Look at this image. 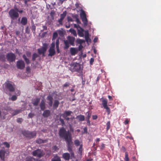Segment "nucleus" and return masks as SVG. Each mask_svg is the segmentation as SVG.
Masks as SVG:
<instances>
[{"label":"nucleus","instance_id":"1","mask_svg":"<svg viewBox=\"0 0 161 161\" xmlns=\"http://www.w3.org/2000/svg\"><path fill=\"white\" fill-rule=\"evenodd\" d=\"M83 66L77 63H72L69 67V69L72 72H76L79 73L78 76L83 79Z\"/></svg>","mask_w":161,"mask_h":161},{"label":"nucleus","instance_id":"2","mask_svg":"<svg viewBox=\"0 0 161 161\" xmlns=\"http://www.w3.org/2000/svg\"><path fill=\"white\" fill-rule=\"evenodd\" d=\"M58 134L60 138L67 140L71 138V135L69 131H67L63 127L61 128L59 130Z\"/></svg>","mask_w":161,"mask_h":161},{"label":"nucleus","instance_id":"3","mask_svg":"<svg viewBox=\"0 0 161 161\" xmlns=\"http://www.w3.org/2000/svg\"><path fill=\"white\" fill-rule=\"evenodd\" d=\"M65 141L67 144V150L71 154V158H75L74 153L72 150L73 143L72 142V138L66 140Z\"/></svg>","mask_w":161,"mask_h":161},{"label":"nucleus","instance_id":"4","mask_svg":"<svg viewBox=\"0 0 161 161\" xmlns=\"http://www.w3.org/2000/svg\"><path fill=\"white\" fill-rule=\"evenodd\" d=\"M5 88L6 89L8 90L10 92H13L15 90L14 87V84L9 80H7V81L4 84Z\"/></svg>","mask_w":161,"mask_h":161},{"label":"nucleus","instance_id":"5","mask_svg":"<svg viewBox=\"0 0 161 161\" xmlns=\"http://www.w3.org/2000/svg\"><path fill=\"white\" fill-rule=\"evenodd\" d=\"M10 17L12 20L17 19L19 16V14L16 11L15 8L10 9L8 12Z\"/></svg>","mask_w":161,"mask_h":161},{"label":"nucleus","instance_id":"6","mask_svg":"<svg viewBox=\"0 0 161 161\" xmlns=\"http://www.w3.org/2000/svg\"><path fill=\"white\" fill-rule=\"evenodd\" d=\"M22 134L26 137L31 139L36 136V131L31 132L27 130H25L22 131Z\"/></svg>","mask_w":161,"mask_h":161},{"label":"nucleus","instance_id":"7","mask_svg":"<svg viewBox=\"0 0 161 161\" xmlns=\"http://www.w3.org/2000/svg\"><path fill=\"white\" fill-rule=\"evenodd\" d=\"M32 154L34 156L39 158H41L45 154L43 150L40 149H38L32 152Z\"/></svg>","mask_w":161,"mask_h":161},{"label":"nucleus","instance_id":"8","mask_svg":"<svg viewBox=\"0 0 161 161\" xmlns=\"http://www.w3.org/2000/svg\"><path fill=\"white\" fill-rule=\"evenodd\" d=\"M48 44L44 43L43 44V46L41 48L38 49L37 52L39 54H42L43 57L45 56V53H46L48 47Z\"/></svg>","mask_w":161,"mask_h":161},{"label":"nucleus","instance_id":"9","mask_svg":"<svg viewBox=\"0 0 161 161\" xmlns=\"http://www.w3.org/2000/svg\"><path fill=\"white\" fill-rule=\"evenodd\" d=\"M10 152L8 149H2L0 150V158L1 160L5 161V156L8 155Z\"/></svg>","mask_w":161,"mask_h":161},{"label":"nucleus","instance_id":"10","mask_svg":"<svg viewBox=\"0 0 161 161\" xmlns=\"http://www.w3.org/2000/svg\"><path fill=\"white\" fill-rule=\"evenodd\" d=\"M80 16L82 21L85 25H86L87 24V20L86 17V14L84 11L82 9L81 10Z\"/></svg>","mask_w":161,"mask_h":161},{"label":"nucleus","instance_id":"11","mask_svg":"<svg viewBox=\"0 0 161 161\" xmlns=\"http://www.w3.org/2000/svg\"><path fill=\"white\" fill-rule=\"evenodd\" d=\"M6 57L8 61L9 62H12L15 61L16 57L14 54L10 53L7 54Z\"/></svg>","mask_w":161,"mask_h":161},{"label":"nucleus","instance_id":"12","mask_svg":"<svg viewBox=\"0 0 161 161\" xmlns=\"http://www.w3.org/2000/svg\"><path fill=\"white\" fill-rule=\"evenodd\" d=\"M16 66L18 69H23L25 67V63L22 60H19L17 62Z\"/></svg>","mask_w":161,"mask_h":161},{"label":"nucleus","instance_id":"13","mask_svg":"<svg viewBox=\"0 0 161 161\" xmlns=\"http://www.w3.org/2000/svg\"><path fill=\"white\" fill-rule=\"evenodd\" d=\"M47 99L49 101L48 103L49 106L50 107L52 106L53 104V98L52 96L50 95H48L47 97Z\"/></svg>","mask_w":161,"mask_h":161},{"label":"nucleus","instance_id":"14","mask_svg":"<svg viewBox=\"0 0 161 161\" xmlns=\"http://www.w3.org/2000/svg\"><path fill=\"white\" fill-rule=\"evenodd\" d=\"M51 114V111L49 110H46L44 111L42 116L44 118H47Z\"/></svg>","mask_w":161,"mask_h":161},{"label":"nucleus","instance_id":"15","mask_svg":"<svg viewBox=\"0 0 161 161\" xmlns=\"http://www.w3.org/2000/svg\"><path fill=\"white\" fill-rule=\"evenodd\" d=\"M67 39L69 42V43L72 46H74V42L75 41V39L73 37L68 36L67 37Z\"/></svg>","mask_w":161,"mask_h":161},{"label":"nucleus","instance_id":"16","mask_svg":"<svg viewBox=\"0 0 161 161\" xmlns=\"http://www.w3.org/2000/svg\"><path fill=\"white\" fill-rule=\"evenodd\" d=\"M63 158L66 160H69L71 157L70 154L68 153H64L63 154Z\"/></svg>","mask_w":161,"mask_h":161},{"label":"nucleus","instance_id":"17","mask_svg":"<svg viewBox=\"0 0 161 161\" xmlns=\"http://www.w3.org/2000/svg\"><path fill=\"white\" fill-rule=\"evenodd\" d=\"M40 107L42 110H44L46 108L45 103L43 100H42L41 103L40 104Z\"/></svg>","mask_w":161,"mask_h":161},{"label":"nucleus","instance_id":"18","mask_svg":"<svg viewBox=\"0 0 161 161\" xmlns=\"http://www.w3.org/2000/svg\"><path fill=\"white\" fill-rule=\"evenodd\" d=\"M49 54H48V56H52L54 55L55 53V52L54 49H52L51 48H49Z\"/></svg>","mask_w":161,"mask_h":161},{"label":"nucleus","instance_id":"19","mask_svg":"<svg viewBox=\"0 0 161 161\" xmlns=\"http://www.w3.org/2000/svg\"><path fill=\"white\" fill-rule=\"evenodd\" d=\"M48 141L47 140H42L39 138L36 140V142L38 144H40L43 143H47Z\"/></svg>","mask_w":161,"mask_h":161},{"label":"nucleus","instance_id":"20","mask_svg":"<svg viewBox=\"0 0 161 161\" xmlns=\"http://www.w3.org/2000/svg\"><path fill=\"white\" fill-rule=\"evenodd\" d=\"M80 30H78V36L80 37H83L84 35L83 32L84 30L81 27H80Z\"/></svg>","mask_w":161,"mask_h":161},{"label":"nucleus","instance_id":"21","mask_svg":"<svg viewBox=\"0 0 161 161\" xmlns=\"http://www.w3.org/2000/svg\"><path fill=\"white\" fill-rule=\"evenodd\" d=\"M51 161H61L60 158L57 154L55 155Z\"/></svg>","mask_w":161,"mask_h":161},{"label":"nucleus","instance_id":"22","mask_svg":"<svg viewBox=\"0 0 161 161\" xmlns=\"http://www.w3.org/2000/svg\"><path fill=\"white\" fill-rule=\"evenodd\" d=\"M76 119H78L80 121H83L85 120V116L81 114L77 115Z\"/></svg>","mask_w":161,"mask_h":161},{"label":"nucleus","instance_id":"23","mask_svg":"<svg viewBox=\"0 0 161 161\" xmlns=\"http://www.w3.org/2000/svg\"><path fill=\"white\" fill-rule=\"evenodd\" d=\"M21 23L23 25H25L27 23V19L26 17H23L22 18Z\"/></svg>","mask_w":161,"mask_h":161},{"label":"nucleus","instance_id":"24","mask_svg":"<svg viewBox=\"0 0 161 161\" xmlns=\"http://www.w3.org/2000/svg\"><path fill=\"white\" fill-rule=\"evenodd\" d=\"M40 101V98H36L35 100L33 102L32 104L34 106H37Z\"/></svg>","mask_w":161,"mask_h":161},{"label":"nucleus","instance_id":"25","mask_svg":"<svg viewBox=\"0 0 161 161\" xmlns=\"http://www.w3.org/2000/svg\"><path fill=\"white\" fill-rule=\"evenodd\" d=\"M59 102L58 100H56L54 101V103L53 105V107L54 108H57L59 105Z\"/></svg>","mask_w":161,"mask_h":161},{"label":"nucleus","instance_id":"26","mask_svg":"<svg viewBox=\"0 0 161 161\" xmlns=\"http://www.w3.org/2000/svg\"><path fill=\"white\" fill-rule=\"evenodd\" d=\"M102 104L104 108L108 106V101L107 99H104L102 101Z\"/></svg>","mask_w":161,"mask_h":161},{"label":"nucleus","instance_id":"27","mask_svg":"<svg viewBox=\"0 0 161 161\" xmlns=\"http://www.w3.org/2000/svg\"><path fill=\"white\" fill-rule=\"evenodd\" d=\"M22 57L23 59L25 61L26 63L27 64H29L30 63V60L29 59L27 58L26 55H23Z\"/></svg>","mask_w":161,"mask_h":161},{"label":"nucleus","instance_id":"28","mask_svg":"<svg viewBox=\"0 0 161 161\" xmlns=\"http://www.w3.org/2000/svg\"><path fill=\"white\" fill-rule=\"evenodd\" d=\"M70 52L71 54L73 55H75L76 53V51L74 48H71L70 49Z\"/></svg>","mask_w":161,"mask_h":161},{"label":"nucleus","instance_id":"29","mask_svg":"<svg viewBox=\"0 0 161 161\" xmlns=\"http://www.w3.org/2000/svg\"><path fill=\"white\" fill-rule=\"evenodd\" d=\"M39 57V55L36 53H34L32 55V61H35L36 58Z\"/></svg>","mask_w":161,"mask_h":161},{"label":"nucleus","instance_id":"30","mask_svg":"<svg viewBox=\"0 0 161 161\" xmlns=\"http://www.w3.org/2000/svg\"><path fill=\"white\" fill-rule=\"evenodd\" d=\"M20 110H13V112L12 113V114L13 116L15 115L20 113Z\"/></svg>","mask_w":161,"mask_h":161},{"label":"nucleus","instance_id":"31","mask_svg":"<svg viewBox=\"0 0 161 161\" xmlns=\"http://www.w3.org/2000/svg\"><path fill=\"white\" fill-rule=\"evenodd\" d=\"M85 39L87 42H88V40H90L89 36V33L87 31H86L85 33Z\"/></svg>","mask_w":161,"mask_h":161},{"label":"nucleus","instance_id":"32","mask_svg":"<svg viewBox=\"0 0 161 161\" xmlns=\"http://www.w3.org/2000/svg\"><path fill=\"white\" fill-rule=\"evenodd\" d=\"M0 60L3 62L6 61V58L4 54H0Z\"/></svg>","mask_w":161,"mask_h":161},{"label":"nucleus","instance_id":"33","mask_svg":"<svg viewBox=\"0 0 161 161\" xmlns=\"http://www.w3.org/2000/svg\"><path fill=\"white\" fill-rule=\"evenodd\" d=\"M76 42L77 43L81 45L83 43L85 42V41L84 40L78 39H77Z\"/></svg>","mask_w":161,"mask_h":161},{"label":"nucleus","instance_id":"34","mask_svg":"<svg viewBox=\"0 0 161 161\" xmlns=\"http://www.w3.org/2000/svg\"><path fill=\"white\" fill-rule=\"evenodd\" d=\"M72 112L71 111H65L64 113V116H68L70 115Z\"/></svg>","mask_w":161,"mask_h":161},{"label":"nucleus","instance_id":"35","mask_svg":"<svg viewBox=\"0 0 161 161\" xmlns=\"http://www.w3.org/2000/svg\"><path fill=\"white\" fill-rule=\"evenodd\" d=\"M86 119H90L92 113L89 112H87L86 113Z\"/></svg>","mask_w":161,"mask_h":161},{"label":"nucleus","instance_id":"36","mask_svg":"<svg viewBox=\"0 0 161 161\" xmlns=\"http://www.w3.org/2000/svg\"><path fill=\"white\" fill-rule=\"evenodd\" d=\"M64 43L65 45L64 48L67 49L69 47V43L67 40L64 41Z\"/></svg>","mask_w":161,"mask_h":161},{"label":"nucleus","instance_id":"37","mask_svg":"<svg viewBox=\"0 0 161 161\" xmlns=\"http://www.w3.org/2000/svg\"><path fill=\"white\" fill-rule=\"evenodd\" d=\"M69 31L70 32L71 34H73L75 36H77L76 32L74 29L71 28L69 30Z\"/></svg>","mask_w":161,"mask_h":161},{"label":"nucleus","instance_id":"38","mask_svg":"<svg viewBox=\"0 0 161 161\" xmlns=\"http://www.w3.org/2000/svg\"><path fill=\"white\" fill-rule=\"evenodd\" d=\"M124 160L125 161H129V159L128 157V154L127 152H126L125 153Z\"/></svg>","mask_w":161,"mask_h":161},{"label":"nucleus","instance_id":"39","mask_svg":"<svg viewBox=\"0 0 161 161\" xmlns=\"http://www.w3.org/2000/svg\"><path fill=\"white\" fill-rule=\"evenodd\" d=\"M58 33L59 35L61 37H63L64 36V31L62 30H58Z\"/></svg>","mask_w":161,"mask_h":161},{"label":"nucleus","instance_id":"40","mask_svg":"<svg viewBox=\"0 0 161 161\" xmlns=\"http://www.w3.org/2000/svg\"><path fill=\"white\" fill-rule=\"evenodd\" d=\"M58 36V33L56 32H54L53 34L52 40H55L57 37Z\"/></svg>","mask_w":161,"mask_h":161},{"label":"nucleus","instance_id":"41","mask_svg":"<svg viewBox=\"0 0 161 161\" xmlns=\"http://www.w3.org/2000/svg\"><path fill=\"white\" fill-rule=\"evenodd\" d=\"M110 127V121H108L106 124V130L108 131Z\"/></svg>","mask_w":161,"mask_h":161},{"label":"nucleus","instance_id":"42","mask_svg":"<svg viewBox=\"0 0 161 161\" xmlns=\"http://www.w3.org/2000/svg\"><path fill=\"white\" fill-rule=\"evenodd\" d=\"M66 12L65 11L60 14V18L64 19L66 15Z\"/></svg>","mask_w":161,"mask_h":161},{"label":"nucleus","instance_id":"43","mask_svg":"<svg viewBox=\"0 0 161 161\" xmlns=\"http://www.w3.org/2000/svg\"><path fill=\"white\" fill-rule=\"evenodd\" d=\"M74 143L75 145L77 147L80 145V142L78 140H75L74 141Z\"/></svg>","mask_w":161,"mask_h":161},{"label":"nucleus","instance_id":"44","mask_svg":"<svg viewBox=\"0 0 161 161\" xmlns=\"http://www.w3.org/2000/svg\"><path fill=\"white\" fill-rule=\"evenodd\" d=\"M3 144L4 145L5 147L8 148H9L10 147L9 144L7 142H4L3 143Z\"/></svg>","mask_w":161,"mask_h":161},{"label":"nucleus","instance_id":"45","mask_svg":"<svg viewBox=\"0 0 161 161\" xmlns=\"http://www.w3.org/2000/svg\"><path fill=\"white\" fill-rule=\"evenodd\" d=\"M106 109V111L108 113V115L110 113V109L108 107V106L104 108Z\"/></svg>","mask_w":161,"mask_h":161},{"label":"nucleus","instance_id":"46","mask_svg":"<svg viewBox=\"0 0 161 161\" xmlns=\"http://www.w3.org/2000/svg\"><path fill=\"white\" fill-rule=\"evenodd\" d=\"M82 151V144L80 145L79 148V152L80 154H81Z\"/></svg>","mask_w":161,"mask_h":161},{"label":"nucleus","instance_id":"47","mask_svg":"<svg viewBox=\"0 0 161 161\" xmlns=\"http://www.w3.org/2000/svg\"><path fill=\"white\" fill-rule=\"evenodd\" d=\"M36 29V27L34 25H32L31 29H32V31L33 33H35Z\"/></svg>","mask_w":161,"mask_h":161},{"label":"nucleus","instance_id":"48","mask_svg":"<svg viewBox=\"0 0 161 161\" xmlns=\"http://www.w3.org/2000/svg\"><path fill=\"white\" fill-rule=\"evenodd\" d=\"M35 158L33 157H31V158L27 159L25 161H35Z\"/></svg>","mask_w":161,"mask_h":161},{"label":"nucleus","instance_id":"49","mask_svg":"<svg viewBox=\"0 0 161 161\" xmlns=\"http://www.w3.org/2000/svg\"><path fill=\"white\" fill-rule=\"evenodd\" d=\"M59 120L60 122L62 124V126H64V122L63 119L61 118H60L59 119Z\"/></svg>","mask_w":161,"mask_h":161},{"label":"nucleus","instance_id":"50","mask_svg":"<svg viewBox=\"0 0 161 161\" xmlns=\"http://www.w3.org/2000/svg\"><path fill=\"white\" fill-rule=\"evenodd\" d=\"M17 98V97L16 96L13 95L12 97L11 98V100L13 101H14L16 100Z\"/></svg>","mask_w":161,"mask_h":161},{"label":"nucleus","instance_id":"51","mask_svg":"<svg viewBox=\"0 0 161 161\" xmlns=\"http://www.w3.org/2000/svg\"><path fill=\"white\" fill-rule=\"evenodd\" d=\"M5 115H6V114L3 117L2 116V112L0 109V118H1L2 119H5Z\"/></svg>","mask_w":161,"mask_h":161},{"label":"nucleus","instance_id":"52","mask_svg":"<svg viewBox=\"0 0 161 161\" xmlns=\"http://www.w3.org/2000/svg\"><path fill=\"white\" fill-rule=\"evenodd\" d=\"M25 32L27 34H29L30 33V29L28 26H27L25 28Z\"/></svg>","mask_w":161,"mask_h":161},{"label":"nucleus","instance_id":"53","mask_svg":"<svg viewBox=\"0 0 161 161\" xmlns=\"http://www.w3.org/2000/svg\"><path fill=\"white\" fill-rule=\"evenodd\" d=\"M23 121V119L21 118H18L17 119V121L18 123H21Z\"/></svg>","mask_w":161,"mask_h":161},{"label":"nucleus","instance_id":"54","mask_svg":"<svg viewBox=\"0 0 161 161\" xmlns=\"http://www.w3.org/2000/svg\"><path fill=\"white\" fill-rule=\"evenodd\" d=\"M34 115V114L32 113H30L28 114V117L30 118H32Z\"/></svg>","mask_w":161,"mask_h":161},{"label":"nucleus","instance_id":"55","mask_svg":"<svg viewBox=\"0 0 161 161\" xmlns=\"http://www.w3.org/2000/svg\"><path fill=\"white\" fill-rule=\"evenodd\" d=\"M94 62V59L93 58H92L90 60V63L91 65H92Z\"/></svg>","mask_w":161,"mask_h":161},{"label":"nucleus","instance_id":"56","mask_svg":"<svg viewBox=\"0 0 161 161\" xmlns=\"http://www.w3.org/2000/svg\"><path fill=\"white\" fill-rule=\"evenodd\" d=\"M55 46V42H52L51 45V47H50V48H51L52 49H54Z\"/></svg>","mask_w":161,"mask_h":161},{"label":"nucleus","instance_id":"57","mask_svg":"<svg viewBox=\"0 0 161 161\" xmlns=\"http://www.w3.org/2000/svg\"><path fill=\"white\" fill-rule=\"evenodd\" d=\"M75 5L76 8H79V9L81 8V9H82L81 7H80V4L78 3H76Z\"/></svg>","mask_w":161,"mask_h":161},{"label":"nucleus","instance_id":"58","mask_svg":"<svg viewBox=\"0 0 161 161\" xmlns=\"http://www.w3.org/2000/svg\"><path fill=\"white\" fill-rule=\"evenodd\" d=\"M26 71L27 72L29 73L31 72V68L29 66H27L26 68Z\"/></svg>","mask_w":161,"mask_h":161},{"label":"nucleus","instance_id":"59","mask_svg":"<svg viewBox=\"0 0 161 161\" xmlns=\"http://www.w3.org/2000/svg\"><path fill=\"white\" fill-rule=\"evenodd\" d=\"M105 147V144L104 143H102L101 146L100 147V149L101 150H103Z\"/></svg>","mask_w":161,"mask_h":161},{"label":"nucleus","instance_id":"60","mask_svg":"<svg viewBox=\"0 0 161 161\" xmlns=\"http://www.w3.org/2000/svg\"><path fill=\"white\" fill-rule=\"evenodd\" d=\"M67 19L68 21L69 22L73 21V20L70 17H68Z\"/></svg>","mask_w":161,"mask_h":161},{"label":"nucleus","instance_id":"61","mask_svg":"<svg viewBox=\"0 0 161 161\" xmlns=\"http://www.w3.org/2000/svg\"><path fill=\"white\" fill-rule=\"evenodd\" d=\"M43 28L42 30H41V31H42L44 30H47V27L46 26L44 25L42 26Z\"/></svg>","mask_w":161,"mask_h":161},{"label":"nucleus","instance_id":"62","mask_svg":"<svg viewBox=\"0 0 161 161\" xmlns=\"http://www.w3.org/2000/svg\"><path fill=\"white\" fill-rule=\"evenodd\" d=\"M84 133H87V129L86 127H85L83 128Z\"/></svg>","mask_w":161,"mask_h":161},{"label":"nucleus","instance_id":"63","mask_svg":"<svg viewBox=\"0 0 161 161\" xmlns=\"http://www.w3.org/2000/svg\"><path fill=\"white\" fill-rule=\"evenodd\" d=\"M59 39H57L56 42V47L59 46Z\"/></svg>","mask_w":161,"mask_h":161},{"label":"nucleus","instance_id":"64","mask_svg":"<svg viewBox=\"0 0 161 161\" xmlns=\"http://www.w3.org/2000/svg\"><path fill=\"white\" fill-rule=\"evenodd\" d=\"M69 83L68 82H66L63 85V87H66L69 86Z\"/></svg>","mask_w":161,"mask_h":161}]
</instances>
